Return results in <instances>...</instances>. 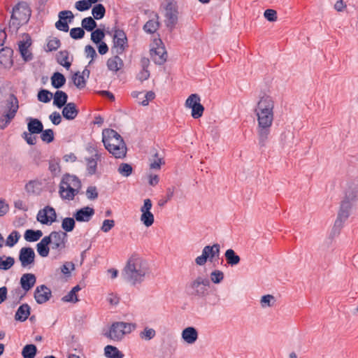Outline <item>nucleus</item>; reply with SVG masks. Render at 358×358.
I'll return each mask as SVG.
<instances>
[{"label":"nucleus","instance_id":"f257e3e1","mask_svg":"<svg viewBox=\"0 0 358 358\" xmlns=\"http://www.w3.org/2000/svg\"><path fill=\"white\" fill-rule=\"evenodd\" d=\"M274 104L271 96L264 95L260 97L254 110L257 121L259 143L262 147L265 145L271 133L274 120Z\"/></svg>","mask_w":358,"mask_h":358},{"label":"nucleus","instance_id":"f03ea898","mask_svg":"<svg viewBox=\"0 0 358 358\" xmlns=\"http://www.w3.org/2000/svg\"><path fill=\"white\" fill-rule=\"evenodd\" d=\"M149 273L147 262L137 254L132 255L122 270V275L131 285L141 284Z\"/></svg>","mask_w":358,"mask_h":358},{"label":"nucleus","instance_id":"7ed1b4c3","mask_svg":"<svg viewBox=\"0 0 358 358\" xmlns=\"http://www.w3.org/2000/svg\"><path fill=\"white\" fill-rule=\"evenodd\" d=\"M102 141L106 149L115 158H123L127 147L122 136L114 129H105L102 132Z\"/></svg>","mask_w":358,"mask_h":358},{"label":"nucleus","instance_id":"20e7f679","mask_svg":"<svg viewBox=\"0 0 358 358\" xmlns=\"http://www.w3.org/2000/svg\"><path fill=\"white\" fill-rule=\"evenodd\" d=\"M357 196L358 187L355 184L350 183L345 191V196L341 201L334 227L339 229L343 227L344 223L350 217L353 203L356 201Z\"/></svg>","mask_w":358,"mask_h":358},{"label":"nucleus","instance_id":"39448f33","mask_svg":"<svg viewBox=\"0 0 358 358\" xmlns=\"http://www.w3.org/2000/svg\"><path fill=\"white\" fill-rule=\"evenodd\" d=\"M31 14V10L27 3L24 1L19 2L13 8L9 22L10 29L17 31L20 26L29 20Z\"/></svg>","mask_w":358,"mask_h":358},{"label":"nucleus","instance_id":"423d86ee","mask_svg":"<svg viewBox=\"0 0 358 358\" xmlns=\"http://www.w3.org/2000/svg\"><path fill=\"white\" fill-rule=\"evenodd\" d=\"M136 327L134 323L115 322L111 324L105 336L113 341H120L127 334L134 331Z\"/></svg>","mask_w":358,"mask_h":358},{"label":"nucleus","instance_id":"0eeeda50","mask_svg":"<svg viewBox=\"0 0 358 358\" xmlns=\"http://www.w3.org/2000/svg\"><path fill=\"white\" fill-rule=\"evenodd\" d=\"M19 108L18 100L14 94H10L6 100L4 114L0 120V127L4 129L15 117Z\"/></svg>","mask_w":358,"mask_h":358},{"label":"nucleus","instance_id":"6e6552de","mask_svg":"<svg viewBox=\"0 0 358 358\" xmlns=\"http://www.w3.org/2000/svg\"><path fill=\"white\" fill-rule=\"evenodd\" d=\"M61 180L59 194L63 200L72 201L81 187L80 180Z\"/></svg>","mask_w":358,"mask_h":358},{"label":"nucleus","instance_id":"1a4fd4ad","mask_svg":"<svg viewBox=\"0 0 358 358\" xmlns=\"http://www.w3.org/2000/svg\"><path fill=\"white\" fill-rule=\"evenodd\" d=\"M165 23L166 27L171 31L178 23V6L177 3L174 0H165Z\"/></svg>","mask_w":358,"mask_h":358},{"label":"nucleus","instance_id":"9d476101","mask_svg":"<svg viewBox=\"0 0 358 358\" xmlns=\"http://www.w3.org/2000/svg\"><path fill=\"white\" fill-rule=\"evenodd\" d=\"M220 251V246L218 243L213 245H206L202 250V253L195 259V263L199 266H203L208 259L213 262L215 257H218Z\"/></svg>","mask_w":358,"mask_h":358},{"label":"nucleus","instance_id":"9b49d317","mask_svg":"<svg viewBox=\"0 0 358 358\" xmlns=\"http://www.w3.org/2000/svg\"><path fill=\"white\" fill-rule=\"evenodd\" d=\"M208 286V280L199 276L189 284L188 289L191 295L202 297L207 294Z\"/></svg>","mask_w":358,"mask_h":358},{"label":"nucleus","instance_id":"f8f14e48","mask_svg":"<svg viewBox=\"0 0 358 358\" xmlns=\"http://www.w3.org/2000/svg\"><path fill=\"white\" fill-rule=\"evenodd\" d=\"M113 38V50H115V52L117 55L122 54L126 48L128 47L127 37L125 32L120 29H114Z\"/></svg>","mask_w":358,"mask_h":358},{"label":"nucleus","instance_id":"ddd939ff","mask_svg":"<svg viewBox=\"0 0 358 358\" xmlns=\"http://www.w3.org/2000/svg\"><path fill=\"white\" fill-rule=\"evenodd\" d=\"M51 243H50L51 248L57 252H61L66 248L67 242V234L64 231H52L49 236Z\"/></svg>","mask_w":358,"mask_h":358},{"label":"nucleus","instance_id":"4468645a","mask_svg":"<svg viewBox=\"0 0 358 358\" xmlns=\"http://www.w3.org/2000/svg\"><path fill=\"white\" fill-rule=\"evenodd\" d=\"M152 207V201L150 199L144 200L143 205L141 207V222L147 227L152 226L155 222V217L151 209Z\"/></svg>","mask_w":358,"mask_h":358},{"label":"nucleus","instance_id":"2eb2a0df","mask_svg":"<svg viewBox=\"0 0 358 358\" xmlns=\"http://www.w3.org/2000/svg\"><path fill=\"white\" fill-rule=\"evenodd\" d=\"M35 253L31 248H22L19 252V260L22 268L30 269L34 265Z\"/></svg>","mask_w":358,"mask_h":358},{"label":"nucleus","instance_id":"dca6fc26","mask_svg":"<svg viewBox=\"0 0 358 358\" xmlns=\"http://www.w3.org/2000/svg\"><path fill=\"white\" fill-rule=\"evenodd\" d=\"M57 215L55 210L50 206H45L40 210L37 214V220L43 224H52L56 221Z\"/></svg>","mask_w":358,"mask_h":358},{"label":"nucleus","instance_id":"f3484780","mask_svg":"<svg viewBox=\"0 0 358 358\" xmlns=\"http://www.w3.org/2000/svg\"><path fill=\"white\" fill-rule=\"evenodd\" d=\"M59 20L55 23V27L64 32H67L69 29L68 22L71 23L74 15L71 10H62L59 13Z\"/></svg>","mask_w":358,"mask_h":358},{"label":"nucleus","instance_id":"a211bd4d","mask_svg":"<svg viewBox=\"0 0 358 358\" xmlns=\"http://www.w3.org/2000/svg\"><path fill=\"white\" fill-rule=\"evenodd\" d=\"M34 296L37 303L43 304L51 298L52 292L45 285H41L36 287Z\"/></svg>","mask_w":358,"mask_h":358},{"label":"nucleus","instance_id":"6ab92c4d","mask_svg":"<svg viewBox=\"0 0 358 358\" xmlns=\"http://www.w3.org/2000/svg\"><path fill=\"white\" fill-rule=\"evenodd\" d=\"M94 213L93 208L85 206L76 210L73 214V217L77 222H87L92 219Z\"/></svg>","mask_w":358,"mask_h":358},{"label":"nucleus","instance_id":"aec40b11","mask_svg":"<svg viewBox=\"0 0 358 358\" xmlns=\"http://www.w3.org/2000/svg\"><path fill=\"white\" fill-rule=\"evenodd\" d=\"M36 282V277L34 274L27 273L22 275L20 284L24 292L31 290Z\"/></svg>","mask_w":358,"mask_h":358},{"label":"nucleus","instance_id":"412c9836","mask_svg":"<svg viewBox=\"0 0 358 358\" xmlns=\"http://www.w3.org/2000/svg\"><path fill=\"white\" fill-rule=\"evenodd\" d=\"M164 164L163 159L155 154L153 159L150 160L148 179H158L159 176L157 173V171L160 170L162 164Z\"/></svg>","mask_w":358,"mask_h":358},{"label":"nucleus","instance_id":"4be33fe9","mask_svg":"<svg viewBox=\"0 0 358 358\" xmlns=\"http://www.w3.org/2000/svg\"><path fill=\"white\" fill-rule=\"evenodd\" d=\"M181 337L185 343L192 345L197 341L199 334L194 327H188L182 330Z\"/></svg>","mask_w":358,"mask_h":358},{"label":"nucleus","instance_id":"5701e85b","mask_svg":"<svg viewBox=\"0 0 358 358\" xmlns=\"http://www.w3.org/2000/svg\"><path fill=\"white\" fill-rule=\"evenodd\" d=\"M152 59L157 64H164L167 59V53L164 47H157L150 50Z\"/></svg>","mask_w":358,"mask_h":358},{"label":"nucleus","instance_id":"b1692460","mask_svg":"<svg viewBox=\"0 0 358 358\" xmlns=\"http://www.w3.org/2000/svg\"><path fill=\"white\" fill-rule=\"evenodd\" d=\"M78 114L75 103L70 102L66 104L62 110V115L64 118L69 120H74Z\"/></svg>","mask_w":358,"mask_h":358},{"label":"nucleus","instance_id":"393cba45","mask_svg":"<svg viewBox=\"0 0 358 358\" xmlns=\"http://www.w3.org/2000/svg\"><path fill=\"white\" fill-rule=\"evenodd\" d=\"M50 238L46 236L43 237L41 241L36 245V250L38 255L42 257H46L50 252Z\"/></svg>","mask_w":358,"mask_h":358},{"label":"nucleus","instance_id":"a878e982","mask_svg":"<svg viewBox=\"0 0 358 358\" xmlns=\"http://www.w3.org/2000/svg\"><path fill=\"white\" fill-rule=\"evenodd\" d=\"M27 120V128L29 132L31 134H38L43 131V125L39 120L29 117Z\"/></svg>","mask_w":358,"mask_h":358},{"label":"nucleus","instance_id":"bb28decb","mask_svg":"<svg viewBox=\"0 0 358 358\" xmlns=\"http://www.w3.org/2000/svg\"><path fill=\"white\" fill-rule=\"evenodd\" d=\"M30 315V306L27 303L21 305L17 310L15 319L17 321H25Z\"/></svg>","mask_w":358,"mask_h":358},{"label":"nucleus","instance_id":"cd10ccee","mask_svg":"<svg viewBox=\"0 0 358 358\" xmlns=\"http://www.w3.org/2000/svg\"><path fill=\"white\" fill-rule=\"evenodd\" d=\"M68 99V95L66 92L57 90L54 94L53 104L57 108H61L66 106Z\"/></svg>","mask_w":358,"mask_h":358},{"label":"nucleus","instance_id":"c85d7f7f","mask_svg":"<svg viewBox=\"0 0 358 358\" xmlns=\"http://www.w3.org/2000/svg\"><path fill=\"white\" fill-rule=\"evenodd\" d=\"M123 61L118 55L110 57L107 61V66L108 69L113 71L116 72L119 71L123 67Z\"/></svg>","mask_w":358,"mask_h":358},{"label":"nucleus","instance_id":"c756f323","mask_svg":"<svg viewBox=\"0 0 358 358\" xmlns=\"http://www.w3.org/2000/svg\"><path fill=\"white\" fill-rule=\"evenodd\" d=\"M30 45L31 42L28 40L26 41H20L19 43V51L24 61H29L32 59V55L29 50Z\"/></svg>","mask_w":358,"mask_h":358},{"label":"nucleus","instance_id":"7c9ffc66","mask_svg":"<svg viewBox=\"0 0 358 358\" xmlns=\"http://www.w3.org/2000/svg\"><path fill=\"white\" fill-rule=\"evenodd\" d=\"M25 187L28 192L39 194L43 189V185L41 180H29Z\"/></svg>","mask_w":358,"mask_h":358},{"label":"nucleus","instance_id":"2f4dec72","mask_svg":"<svg viewBox=\"0 0 358 358\" xmlns=\"http://www.w3.org/2000/svg\"><path fill=\"white\" fill-rule=\"evenodd\" d=\"M43 236L41 230L27 229L24 234V239L28 242H35Z\"/></svg>","mask_w":358,"mask_h":358},{"label":"nucleus","instance_id":"473e14b6","mask_svg":"<svg viewBox=\"0 0 358 358\" xmlns=\"http://www.w3.org/2000/svg\"><path fill=\"white\" fill-rule=\"evenodd\" d=\"M224 257L227 263L231 266L237 265L241 261L240 257L236 255L234 250L232 249L227 250L224 253Z\"/></svg>","mask_w":358,"mask_h":358},{"label":"nucleus","instance_id":"72a5a7b5","mask_svg":"<svg viewBox=\"0 0 358 358\" xmlns=\"http://www.w3.org/2000/svg\"><path fill=\"white\" fill-rule=\"evenodd\" d=\"M104 355L108 358H123L124 355L115 346L106 345L104 348Z\"/></svg>","mask_w":358,"mask_h":358},{"label":"nucleus","instance_id":"f704fd0d","mask_svg":"<svg viewBox=\"0 0 358 358\" xmlns=\"http://www.w3.org/2000/svg\"><path fill=\"white\" fill-rule=\"evenodd\" d=\"M66 83V78L64 76L59 73L55 72L51 77L52 85L57 89L62 87Z\"/></svg>","mask_w":358,"mask_h":358},{"label":"nucleus","instance_id":"c9c22d12","mask_svg":"<svg viewBox=\"0 0 358 358\" xmlns=\"http://www.w3.org/2000/svg\"><path fill=\"white\" fill-rule=\"evenodd\" d=\"M156 20H148L143 26V30L148 34L155 33L159 27V22L158 21L159 16L156 15Z\"/></svg>","mask_w":358,"mask_h":358},{"label":"nucleus","instance_id":"e433bc0d","mask_svg":"<svg viewBox=\"0 0 358 358\" xmlns=\"http://www.w3.org/2000/svg\"><path fill=\"white\" fill-rule=\"evenodd\" d=\"M57 62L65 67L66 69H69L71 66V62L69 61V52L66 50L60 51L57 55Z\"/></svg>","mask_w":358,"mask_h":358},{"label":"nucleus","instance_id":"4c0bfd02","mask_svg":"<svg viewBox=\"0 0 358 358\" xmlns=\"http://www.w3.org/2000/svg\"><path fill=\"white\" fill-rule=\"evenodd\" d=\"M80 289L81 288L79 285L73 287L72 289L62 298V300L66 302L73 303L78 301L77 292H78Z\"/></svg>","mask_w":358,"mask_h":358},{"label":"nucleus","instance_id":"58836bf2","mask_svg":"<svg viewBox=\"0 0 358 358\" xmlns=\"http://www.w3.org/2000/svg\"><path fill=\"white\" fill-rule=\"evenodd\" d=\"M15 264V259L12 257L3 256L0 257V269L1 270H8Z\"/></svg>","mask_w":358,"mask_h":358},{"label":"nucleus","instance_id":"ea45409f","mask_svg":"<svg viewBox=\"0 0 358 358\" xmlns=\"http://www.w3.org/2000/svg\"><path fill=\"white\" fill-rule=\"evenodd\" d=\"M11 52L10 49H1L0 50V63L3 66H6L8 64L11 63Z\"/></svg>","mask_w":358,"mask_h":358},{"label":"nucleus","instance_id":"a19ab883","mask_svg":"<svg viewBox=\"0 0 358 358\" xmlns=\"http://www.w3.org/2000/svg\"><path fill=\"white\" fill-rule=\"evenodd\" d=\"M36 347L33 344L26 345L22 351L24 358H34L36 353Z\"/></svg>","mask_w":358,"mask_h":358},{"label":"nucleus","instance_id":"79ce46f5","mask_svg":"<svg viewBox=\"0 0 358 358\" xmlns=\"http://www.w3.org/2000/svg\"><path fill=\"white\" fill-rule=\"evenodd\" d=\"M92 13L94 19L101 20L102 19L106 13V9L103 5L99 3L95 5L92 10Z\"/></svg>","mask_w":358,"mask_h":358},{"label":"nucleus","instance_id":"37998d69","mask_svg":"<svg viewBox=\"0 0 358 358\" xmlns=\"http://www.w3.org/2000/svg\"><path fill=\"white\" fill-rule=\"evenodd\" d=\"M83 28L87 31H92L96 27V22L92 17H87L83 19L81 22Z\"/></svg>","mask_w":358,"mask_h":358},{"label":"nucleus","instance_id":"c03bdc74","mask_svg":"<svg viewBox=\"0 0 358 358\" xmlns=\"http://www.w3.org/2000/svg\"><path fill=\"white\" fill-rule=\"evenodd\" d=\"M275 303V299L271 294L264 295L260 300V304L263 308L272 307L274 306Z\"/></svg>","mask_w":358,"mask_h":358},{"label":"nucleus","instance_id":"a18cd8bd","mask_svg":"<svg viewBox=\"0 0 358 358\" xmlns=\"http://www.w3.org/2000/svg\"><path fill=\"white\" fill-rule=\"evenodd\" d=\"M76 222L73 217H66L62 222V228L65 231L64 232H70L75 228Z\"/></svg>","mask_w":358,"mask_h":358},{"label":"nucleus","instance_id":"49530a36","mask_svg":"<svg viewBox=\"0 0 358 358\" xmlns=\"http://www.w3.org/2000/svg\"><path fill=\"white\" fill-rule=\"evenodd\" d=\"M72 80L74 85L78 89H83L86 85V81L84 78V76L81 75L79 71L74 73V75L72 76Z\"/></svg>","mask_w":358,"mask_h":358},{"label":"nucleus","instance_id":"de8ad7c7","mask_svg":"<svg viewBox=\"0 0 358 358\" xmlns=\"http://www.w3.org/2000/svg\"><path fill=\"white\" fill-rule=\"evenodd\" d=\"M105 37V33L100 29L93 30L91 34V40L96 44L100 43Z\"/></svg>","mask_w":358,"mask_h":358},{"label":"nucleus","instance_id":"09e8293b","mask_svg":"<svg viewBox=\"0 0 358 358\" xmlns=\"http://www.w3.org/2000/svg\"><path fill=\"white\" fill-rule=\"evenodd\" d=\"M94 157L95 158L92 157L87 159V170L90 175L94 174L96 172L99 156L96 154Z\"/></svg>","mask_w":358,"mask_h":358},{"label":"nucleus","instance_id":"8fccbe9b","mask_svg":"<svg viewBox=\"0 0 358 358\" xmlns=\"http://www.w3.org/2000/svg\"><path fill=\"white\" fill-rule=\"evenodd\" d=\"M52 97V93L47 90H41L38 93V99L43 103L49 102Z\"/></svg>","mask_w":358,"mask_h":358},{"label":"nucleus","instance_id":"3c124183","mask_svg":"<svg viewBox=\"0 0 358 358\" xmlns=\"http://www.w3.org/2000/svg\"><path fill=\"white\" fill-rule=\"evenodd\" d=\"M20 234L17 231H12L6 238V245L9 247L14 246L20 238Z\"/></svg>","mask_w":358,"mask_h":358},{"label":"nucleus","instance_id":"603ef678","mask_svg":"<svg viewBox=\"0 0 358 358\" xmlns=\"http://www.w3.org/2000/svg\"><path fill=\"white\" fill-rule=\"evenodd\" d=\"M155 335H156L155 330L152 328H149V327H145L143 329V331L140 333V337L142 339H144L146 341L151 340L152 338H153L155 336Z\"/></svg>","mask_w":358,"mask_h":358},{"label":"nucleus","instance_id":"864d4df0","mask_svg":"<svg viewBox=\"0 0 358 358\" xmlns=\"http://www.w3.org/2000/svg\"><path fill=\"white\" fill-rule=\"evenodd\" d=\"M201 99L199 96L196 94H192L186 100L185 106L187 108H192L198 103H199Z\"/></svg>","mask_w":358,"mask_h":358},{"label":"nucleus","instance_id":"5fc2aeb1","mask_svg":"<svg viewBox=\"0 0 358 358\" xmlns=\"http://www.w3.org/2000/svg\"><path fill=\"white\" fill-rule=\"evenodd\" d=\"M210 277L213 283L219 284L224 279V273L220 270H215L211 272Z\"/></svg>","mask_w":358,"mask_h":358},{"label":"nucleus","instance_id":"6e6d98bb","mask_svg":"<svg viewBox=\"0 0 358 358\" xmlns=\"http://www.w3.org/2000/svg\"><path fill=\"white\" fill-rule=\"evenodd\" d=\"M41 138L43 141L48 143H51L54 140V132L52 129H48L41 132Z\"/></svg>","mask_w":358,"mask_h":358},{"label":"nucleus","instance_id":"4d7b16f0","mask_svg":"<svg viewBox=\"0 0 358 358\" xmlns=\"http://www.w3.org/2000/svg\"><path fill=\"white\" fill-rule=\"evenodd\" d=\"M70 36L76 40L83 38L85 36L84 29L83 27L72 28L70 31Z\"/></svg>","mask_w":358,"mask_h":358},{"label":"nucleus","instance_id":"13d9d810","mask_svg":"<svg viewBox=\"0 0 358 358\" xmlns=\"http://www.w3.org/2000/svg\"><path fill=\"white\" fill-rule=\"evenodd\" d=\"M118 171L124 177H128L132 172V167L129 164H121L118 168Z\"/></svg>","mask_w":358,"mask_h":358},{"label":"nucleus","instance_id":"bf43d9fd","mask_svg":"<svg viewBox=\"0 0 358 358\" xmlns=\"http://www.w3.org/2000/svg\"><path fill=\"white\" fill-rule=\"evenodd\" d=\"M203 110L204 107L201 104V103H199L193 108H192V116L194 119H198L202 116Z\"/></svg>","mask_w":358,"mask_h":358},{"label":"nucleus","instance_id":"052dcab7","mask_svg":"<svg viewBox=\"0 0 358 358\" xmlns=\"http://www.w3.org/2000/svg\"><path fill=\"white\" fill-rule=\"evenodd\" d=\"M74 268H75V266L73 262H66L61 267V272L64 275H65L66 276H69L71 274V271L74 270Z\"/></svg>","mask_w":358,"mask_h":358},{"label":"nucleus","instance_id":"680f3d73","mask_svg":"<svg viewBox=\"0 0 358 358\" xmlns=\"http://www.w3.org/2000/svg\"><path fill=\"white\" fill-rule=\"evenodd\" d=\"M60 45V41L57 38H53L48 41L47 48L48 51H55L59 48Z\"/></svg>","mask_w":358,"mask_h":358},{"label":"nucleus","instance_id":"e2e57ef3","mask_svg":"<svg viewBox=\"0 0 358 358\" xmlns=\"http://www.w3.org/2000/svg\"><path fill=\"white\" fill-rule=\"evenodd\" d=\"M115 226L113 220H104L101 227V230L105 233L110 231Z\"/></svg>","mask_w":358,"mask_h":358},{"label":"nucleus","instance_id":"0e129e2a","mask_svg":"<svg viewBox=\"0 0 358 358\" xmlns=\"http://www.w3.org/2000/svg\"><path fill=\"white\" fill-rule=\"evenodd\" d=\"M264 17L269 22L277 20V12L273 9H266L264 13Z\"/></svg>","mask_w":358,"mask_h":358},{"label":"nucleus","instance_id":"69168bd1","mask_svg":"<svg viewBox=\"0 0 358 358\" xmlns=\"http://www.w3.org/2000/svg\"><path fill=\"white\" fill-rule=\"evenodd\" d=\"M91 7V4L86 0H80L76 3V8L79 11H85Z\"/></svg>","mask_w":358,"mask_h":358},{"label":"nucleus","instance_id":"338daca9","mask_svg":"<svg viewBox=\"0 0 358 358\" xmlns=\"http://www.w3.org/2000/svg\"><path fill=\"white\" fill-rule=\"evenodd\" d=\"M30 132L24 131L22 134V137L24 138L26 142L31 145L36 143V137L32 135Z\"/></svg>","mask_w":358,"mask_h":358},{"label":"nucleus","instance_id":"774afa93","mask_svg":"<svg viewBox=\"0 0 358 358\" xmlns=\"http://www.w3.org/2000/svg\"><path fill=\"white\" fill-rule=\"evenodd\" d=\"M87 197L89 199H95L98 196V192L95 187H89L86 191Z\"/></svg>","mask_w":358,"mask_h":358}]
</instances>
